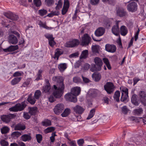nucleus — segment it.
<instances>
[{
	"instance_id": "f257e3e1",
	"label": "nucleus",
	"mask_w": 146,
	"mask_h": 146,
	"mask_svg": "<svg viewBox=\"0 0 146 146\" xmlns=\"http://www.w3.org/2000/svg\"><path fill=\"white\" fill-rule=\"evenodd\" d=\"M53 80L58 83L57 86L54 85V89L51 88L49 84L45 85L43 88L42 92L48 93L49 94L53 92V95L55 98H59L62 96L64 88L63 83L64 79L63 77L60 76H54L52 78Z\"/></svg>"
},
{
	"instance_id": "f03ea898",
	"label": "nucleus",
	"mask_w": 146,
	"mask_h": 146,
	"mask_svg": "<svg viewBox=\"0 0 146 146\" xmlns=\"http://www.w3.org/2000/svg\"><path fill=\"white\" fill-rule=\"evenodd\" d=\"M80 91L81 89L80 87H74L71 89V93L65 95V98L67 101L76 102L77 101L76 96L80 94Z\"/></svg>"
},
{
	"instance_id": "7ed1b4c3",
	"label": "nucleus",
	"mask_w": 146,
	"mask_h": 146,
	"mask_svg": "<svg viewBox=\"0 0 146 146\" xmlns=\"http://www.w3.org/2000/svg\"><path fill=\"white\" fill-rule=\"evenodd\" d=\"M94 61L96 65H94V67L91 68V70L92 72L100 70L103 64L102 60L100 58L96 57L94 59Z\"/></svg>"
},
{
	"instance_id": "20e7f679",
	"label": "nucleus",
	"mask_w": 146,
	"mask_h": 146,
	"mask_svg": "<svg viewBox=\"0 0 146 146\" xmlns=\"http://www.w3.org/2000/svg\"><path fill=\"white\" fill-rule=\"evenodd\" d=\"M26 104L25 102H22L21 104H18L14 106L9 108V110L11 111H17L23 110L25 107Z\"/></svg>"
},
{
	"instance_id": "39448f33",
	"label": "nucleus",
	"mask_w": 146,
	"mask_h": 146,
	"mask_svg": "<svg viewBox=\"0 0 146 146\" xmlns=\"http://www.w3.org/2000/svg\"><path fill=\"white\" fill-rule=\"evenodd\" d=\"M121 91V101L124 102L128 98V89L126 87L122 86L120 88Z\"/></svg>"
},
{
	"instance_id": "423d86ee",
	"label": "nucleus",
	"mask_w": 146,
	"mask_h": 146,
	"mask_svg": "<svg viewBox=\"0 0 146 146\" xmlns=\"http://www.w3.org/2000/svg\"><path fill=\"white\" fill-rule=\"evenodd\" d=\"M127 10L129 11L133 12L136 11L137 9V5L133 0L129 1V3L127 6Z\"/></svg>"
},
{
	"instance_id": "0eeeda50",
	"label": "nucleus",
	"mask_w": 146,
	"mask_h": 146,
	"mask_svg": "<svg viewBox=\"0 0 146 146\" xmlns=\"http://www.w3.org/2000/svg\"><path fill=\"white\" fill-rule=\"evenodd\" d=\"M64 109V105L62 104H59L54 107V111L56 114L59 115L62 112Z\"/></svg>"
},
{
	"instance_id": "6e6552de",
	"label": "nucleus",
	"mask_w": 146,
	"mask_h": 146,
	"mask_svg": "<svg viewBox=\"0 0 146 146\" xmlns=\"http://www.w3.org/2000/svg\"><path fill=\"white\" fill-rule=\"evenodd\" d=\"M79 43V41L77 39H72L67 42L65 46L67 47H73L78 45Z\"/></svg>"
},
{
	"instance_id": "1a4fd4ad",
	"label": "nucleus",
	"mask_w": 146,
	"mask_h": 146,
	"mask_svg": "<svg viewBox=\"0 0 146 146\" xmlns=\"http://www.w3.org/2000/svg\"><path fill=\"white\" fill-rule=\"evenodd\" d=\"M91 38L87 34L84 35L82 37L81 44L82 46L87 45L90 42Z\"/></svg>"
},
{
	"instance_id": "9d476101",
	"label": "nucleus",
	"mask_w": 146,
	"mask_h": 146,
	"mask_svg": "<svg viewBox=\"0 0 146 146\" xmlns=\"http://www.w3.org/2000/svg\"><path fill=\"white\" fill-rule=\"evenodd\" d=\"M104 88L105 90L108 94H111L114 90V85L111 82H108L104 85Z\"/></svg>"
},
{
	"instance_id": "9b49d317",
	"label": "nucleus",
	"mask_w": 146,
	"mask_h": 146,
	"mask_svg": "<svg viewBox=\"0 0 146 146\" xmlns=\"http://www.w3.org/2000/svg\"><path fill=\"white\" fill-rule=\"evenodd\" d=\"M139 96L142 104L146 106V93L144 91H141L139 93Z\"/></svg>"
},
{
	"instance_id": "f8f14e48",
	"label": "nucleus",
	"mask_w": 146,
	"mask_h": 146,
	"mask_svg": "<svg viewBox=\"0 0 146 146\" xmlns=\"http://www.w3.org/2000/svg\"><path fill=\"white\" fill-rule=\"evenodd\" d=\"M8 40L10 43L13 44H17L18 41L17 37L13 35H11L9 36Z\"/></svg>"
},
{
	"instance_id": "ddd939ff",
	"label": "nucleus",
	"mask_w": 146,
	"mask_h": 146,
	"mask_svg": "<svg viewBox=\"0 0 146 146\" xmlns=\"http://www.w3.org/2000/svg\"><path fill=\"white\" fill-rule=\"evenodd\" d=\"M105 49L108 52L114 53L116 50V47L113 44H107L105 46Z\"/></svg>"
},
{
	"instance_id": "4468645a",
	"label": "nucleus",
	"mask_w": 146,
	"mask_h": 146,
	"mask_svg": "<svg viewBox=\"0 0 146 146\" xmlns=\"http://www.w3.org/2000/svg\"><path fill=\"white\" fill-rule=\"evenodd\" d=\"M69 7V3L68 0H64V5L62 10V14L64 15L67 12Z\"/></svg>"
},
{
	"instance_id": "2eb2a0df",
	"label": "nucleus",
	"mask_w": 146,
	"mask_h": 146,
	"mask_svg": "<svg viewBox=\"0 0 146 146\" xmlns=\"http://www.w3.org/2000/svg\"><path fill=\"white\" fill-rule=\"evenodd\" d=\"M119 21H117L116 22V25L113 26L111 30L113 33L116 36L119 35V30L118 25Z\"/></svg>"
},
{
	"instance_id": "dca6fc26",
	"label": "nucleus",
	"mask_w": 146,
	"mask_h": 146,
	"mask_svg": "<svg viewBox=\"0 0 146 146\" xmlns=\"http://www.w3.org/2000/svg\"><path fill=\"white\" fill-rule=\"evenodd\" d=\"M74 111L76 113L82 114L84 110L85 109L80 106L76 105L73 108Z\"/></svg>"
},
{
	"instance_id": "f3484780",
	"label": "nucleus",
	"mask_w": 146,
	"mask_h": 146,
	"mask_svg": "<svg viewBox=\"0 0 146 146\" xmlns=\"http://www.w3.org/2000/svg\"><path fill=\"white\" fill-rule=\"evenodd\" d=\"M5 15L7 18L12 20H16L18 18V16L13 14L12 12H8L4 14Z\"/></svg>"
},
{
	"instance_id": "a211bd4d",
	"label": "nucleus",
	"mask_w": 146,
	"mask_h": 146,
	"mask_svg": "<svg viewBox=\"0 0 146 146\" xmlns=\"http://www.w3.org/2000/svg\"><path fill=\"white\" fill-rule=\"evenodd\" d=\"M105 29L103 27H100L97 29L95 32V34L97 36H100L104 34Z\"/></svg>"
},
{
	"instance_id": "6ab92c4d",
	"label": "nucleus",
	"mask_w": 146,
	"mask_h": 146,
	"mask_svg": "<svg viewBox=\"0 0 146 146\" xmlns=\"http://www.w3.org/2000/svg\"><path fill=\"white\" fill-rule=\"evenodd\" d=\"M63 50L61 49L57 48L56 49L54 52V59H56L58 60L59 56L62 54L63 53Z\"/></svg>"
},
{
	"instance_id": "aec40b11",
	"label": "nucleus",
	"mask_w": 146,
	"mask_h": 146,
	"mask_svg": "<svg viewBox=\"0 0 146 146\" xmlns=\"http://www.w3.org/2000/svg\"><path fill=\"white\" fill-rule=\"evenodd\" d=\"M13 115L10 114L8 115H3L1 117V118L3 121L6 123H8L10 121L11 119L13 118Z\"/></svg>"
},
{
	"instance_id": "412c9836",
	"label": "nucleus",
	"mask_w": 146,
	"mask_h": 146,
	"mask_svg": "<svg viewBox=\"0 0 146 146\" xmlns=\"http://www.w3.org/2000/svg\"><path fill=\"white\" fill-rule=\"evenodd\" d=\"M97 90L94 89H91L89 90L87 94V97H94L97 94Z\"/></svg>"
},
{
	"instance_id": "4be33fe9",
	"label": "nucleus",
	"mask_w": 146,
	"mask_h": 146,
	"mask_svg": "<svg viewBox=\"0 0 146 146\" xmlns=\"http://www.w3.org/2000/svg\"><path fill=\"white\" fill-rule=\"evenodd\" d=\"M18 48V46L17 45L15 46L12 45L7 48L4 49L3 50L5 52L13 51L17 50Z\"/></svg>"
},
{
	"instance_id": "5701e85b",
	"label": "nucleus",
	"mask_w": 146,
	"mask_h": 146,
	"mask_svg": "<svg viewBox=\"0 0 146 146\" xmlns=\"http://www.w3.org/2000/svg\"><path fill=\"white\" fill-rule=\"evenodd\" d=\"M120 31L122 35L125 36L127 34L128 31L125 26H122L120 27Z\"/></svg>"
},
{
	"instance_id": "b1692460",
	"label": "nucleus",
	"mask_w": 146,
	"mask_h": 146,
	"mask_svg": "<svg viewBox=\"0 0 146 146\" xmlns=\"http://www.w3.org/2000/svg\"><path fill=\"white\" fill-rule=\"evenodd\" d=\"M67 67V64L66 63H61L58 66V68L61 72L64 71Z\"/></svg>"
},
{
	"instance_id": "393cba45",
	"label": "nucleus",
	"mask_w": 146,
	"mask_h": 146,
	"mask_svg": "<svg viewBox=\"0 0 146 146\" xmlns=\"http://www.w3.org/2000/svg\"><path fill=\"white\" fill-rule=\"evenodd\" d=\"M93 79L96 82H98L100 79L101 76L99 73H94L92 75Z\"/></svg>"
},
{
	"instance_id": "a878e982",
	"label": "nucleus",
	"mask_w": 146,
	"mask_h": 146,
	"mask_svg": "<svg viewBox=\"0 0 146 146\" xmlns=\"http://www.w3.org/2000/svg\"><path fill=\"white\" fill-rule=\"evenodd\" d=\"M117 15L121 17L125 16L126 14V12L122 9H118L117 12Z\"/></svg>"
},
{
	"instance_id": "bb28decb",
	"label": "nucleus",
	"mask_w": 146,
	"mask_h": 146,
	"mask_svg": "<svg viewBox=\"0 0 146 146\" xmlns=\"http://www.w3.org/2000/svg\"><path fill=\"white\" fill-rule=\"evenodd\" d=\"M70 110L68 108L65 109L63 112L61 113V115L62 117H65L68 116L70 113Z\"/></svg>"
},
{
	"instance_id": "cd10ccee",
	"label": "nucleus",
	"mask_w": 146,
	"mask_h": 146,
	"mask_svg": "<svg viewBox=\"0 0 146 146\" xmlns=\"http://www.w3.org/2000/svg\"><path fill=\"white\" fill-rule=\"evenodd\" d=\"M137 95L135 94H134L132 95L131 101L132 103L135 106H138L139 105V103L137 102Z\"/></svg>"
},
{
	"instance_id": "c85d7f7f",
	"label": "nucleus",
	"mask_w": 146,
	"mask_h": 146,
	"mask_svg": "<svg viewBox=\"0 0 146 146\" xmlns=\"http://www.w3.org/2000/svg\"><path fill=\"white\" fill-rule=\"evenodd\" d=\"M42 125L44 126L47 127L51 125V121L48 119H45L41 122Z\"/></svg>"
},
{
	"instance_id": "c756f323",
	"label": "nucleus",
	"mask_w": 146,
	"mask_h": 146,
	"mask_svg": "<svg viewBox=\"0 0 146 146\" xmlns=\"http://www.w3.org/2000/svg\"><path fill=\"white\" fill-rule=\"evenodd\" d=\"M31 136L28 134H25L21 137V139L24 141H28L31 140Z\"/></svg>"
},
{
	"instance_id": "7c9ffc66",
	"label": "nucleus",
	"mask_w": 146,
	"mask_h": 146,
	"mask_svg": "<svg viewBox=\"0 0 146 146\" xmlns=\"http://www.w3.org/2000/svg\"><path fill=\"white\" fill-rule=\"evenodd\" d=\"M21 79V77H16L13 79L11 81V84L14 85L17 84Z\"/></svg>"
},
{
	"instance_id": "2f4dec72",
	"label": "nucleus",
	"mask_w": 146,
	"mask_h": 146,
	"mask_svg": "<svg viewBox=\"0 0 146 146\" xmlns=\"http://www.w3.org/2000/svg\"><path fill=\"white\" fill-rule=\"evenodd\" d=\"M37 112V108L36 107L32 108H30L29 111V113L31 115L35 114Z\"/></svg>"
},
{
	"instance_id": "473e14b6",
	"label": "nucleus",
	"mask_w": 146,
	"mask_h": 146,
	"mask_svg": "<svg viewBox=\"0 0 146 146\" xmlns=\"http://www.w3.org/2000/svg\"><path fill=\"white\" fill-rule=\"evenodd\" d=\"M25 126L21 124L17 125L15 127V129L17 130H23L25 129Z\"/></svg>"
},
{
	"instance_id": "72a5a7b5",
	"label": "nucleus",
	"mask_w": 146,
	"mask_h": 146,
	"mask_svg": "<svg viewBox=\"0 0 146 146\" xmlns=\"http://www.w3.org/2000/svg\"><path fill=\"white\" fill-rule=\"evenodd\" d=\"M55 129L54 127H48L44 130V132L45 133H50L54 131Z\"/></svg>"
},
{
	"instance_id": "f704fd0d",
	"label": "nucleus",
	"mask_w": 146,
	"mask_h": 146,
	"mask_svg": "<svg viewBox=\"0 0 146 146\" xmlns=\"http://www.w3.org/2000/svg\"><path fill=\"white\" fill-rule=\"evenodd\" d=\"M143 110L142 108H139L134 110L133 113L136 115H139L143 113Z\"/></svg>"
},
{
	"instance_id": "c9c22d12",
	"label": "nucleus",
	"mask_w": 146,
	"mask_h": 146,
	"mask_svg": "<svg viewBox=\"0 0 146 146\" xmlns=\"http://www.w3.org/2000/svg\"><path fill=\"white\" fill-rule=\"evenodd\" d=\"M88 55V51L87 50H85L83 51L80 56V58H86Z\"/></svg>"
},
{
	"instance_id": "e433bc0d",
	"label": "nucleus",
	"mask_w": 146,
	"mask_h": 146,
	"mask_svg": "<svg viewBox=\"0 0 146 146\" xmlns=\"http://www.w3.org/2000/svg\"><path fill=\"white\" fill-rule=\"evenodd\" d=\"M95 112V109H93L91 110L90 111L88 117L87 118V119H89L92 117L94 115Z\"/></svg>"
},
{
	"instance_id": "4c0bfd02",
	"label": "nucleus",
	"mask_w": 146,
	"mask_h": 146,
	"mask_svg": "<svg viewBox=\"0 0 146 146\" xmlns=\"http://www.w3.org/2000/svg\"><path fill=\"white\" fill-rule=\"evenodd\" d=\"M120 93L119 91H117L115 93L113 96V98L117 102L119 101V98L120 97Z\"/></svg>"
},
{
	"instance_id": "58836bf2",
	"label": "nucleus",
	"mask_w": 146,
	"mask_h": 146,
	"mask_svg": "<svg viewBox=\"0 0 146 146\" xmlns=\"http://www.w3.org/2000/svg\"><path fill=\"white\" fill-rule=\"evenodd\" d=\"M9 129L7 127L4 126L1 129V132L3 134L7 133L9 131Z\"/></svg>"
},
{
	"instance_id": "ea45409f",
	"label": "nucleus",
	"mask_w": 146,
	"mask_h": 146,
	"mask_svg": "<svg viewBox=\"0 0 146 146\" xmlns=\"http://www.w3.org/2000/svg\"><path fill=\"white\" fill-rule=\"evenodd\" d=\"M33 3L34 5L37 7L40 6L41 4V0H33Z\"/></svg>"
},
{
	"instance_id": "a19ab883",
	"label": "nucleus",
	"mask_w": 146,
	"mask_h": 146,
	"mask_svg": "<svg viewBox=\"0 0 146 146\" xmlns=\"http://www.w3.org/2000/svg\"><path fill=\"white\" fill-rule=\"evenodd\" d=\"M38 13L41 16H43L46 14L47 13V11L45 9H40L38 11Z\"/></svg>"
},
{
	"instance_id": "79ce46f5",
	"label": "nucleus",
	"mask_w": 146,
	"mask_h": 146,
	"mask_svg": "<svg viewBox=\"0 0 146 146\" xmlns=\"http://www.w3.org/2000/svg\"><path fill=\"white\" fill-rule=\"evenodd\" d=\"M56 4V9L57 11H58L62 7V3L61 0H59Z\"/></svg>"
},
{
	"instance_id": "37998d69",
	"label": "nucleus",
	"mask_w": 146,
	"mask_h": 146,
	"mask_svg": "<svg viewBox=\"0 0 146 146\" xmlns=\"http://www.w3.org/2000/svg\"><path fill=\"white\" fill-rule=\"evenodd\" d=\"M41 91L39 90H37L35 93L34 97L36 99H38L40 96Z\"/></svg>"
},
{
	"instance_id": "c03bdc74",
	"label": "nucleus",
	"mask_w": 146,
	"mask_h": 146,
	"mask_svg": "<svg viewBox=\"0 0 146 146\" xmlns=\"http://www.w3.org/2000/svg\"><path fill=\"white\" fill-rule=\"evenodd\" d=\"M28 101L30 103L33 104L35 103L36 100L35 98H32L30 96H29L28 98Z\"/></svg>"
},
{
	"instance_id": "a18cd8bd",
	"label": "nucleus",
	"mask_w": 146,
	"mask_h": 146,
	"mask_svg": "<svg viewBox=\"0 0 146 146\" xmlns=\"http://www.w3.org/2000/svg\"><path fill=\"white\" fill-rule=\"evenodd\" d=\"M36 137L37 142L39 143H40L41 141L42 140V135L40 134H36Z\"/></svg>"
},
{
	"instance_id": "49530a36",
	"label": "nucleus",
	"mask_w": 146,
	"mask_h": 146,
	"mask_svg": "<svg viewBox=\"0 0 146 146\" xmlns=\"http://www.w3.org/2000/svg\"><path fill=\"white\" fill-rule=\"evenodd\" d=\"M45 37L47 38L48 40L52 39H54V38L53 36V35L49 34H46L44 35Z\"/></svg>"
},
{
	"instance_id": "de8ad7c7",
	"label": "nucleus",
	"mask_w": 146,
	"mask_h": 146,
	"mask_svg": "<svg viewBox=\"0 0 146 146\" xmlns=\"http://www.w3.org/2000/svg\"><path fill=\"white\" fill-rule=\"evenodd\" d=\"M42 72V70H38V74H37V77L36 78V80H38L40 79V78L41 77V73Z\"/></svg>"
},
{
	"instance_id": "09e8293b",
	"label": "nucleus",
	"mask_w": 146,
	"mask_h": 146,
	"mask_svg": "<svg viewBox=\"0 0 146 146\" xmlns=\"http://www.w3.org/2000/svg\"><path fill=\"white\" fill-rule=\"evenodd\" d=\"M2 146H8V143L5 140H2L0 142Z\"/></svg>"
},
{
	"instance_id": "8fccbe9b",
	"label": "nucleus",
	"mask_w": 146,
	"mask_h": 146,
	"mask_svg": "<svg viewBox=\"0 0 146 146\" xmlns=\"http://www.w3.org/2000/svg\"><path fill=\"white\" fill-rule=\"evenodd\" d=\"M29 113H24L23 117L25 119H28L30 118L31 115H30Z\"/></svg>"
},
{
	"instance_id": "3c124183",
	"label": "nucleus",
	"mask_w": 146,
	"mask_h": 146,
	"mask_svg": "<svg viewBox=\"0 0 146 146\" xmlns=\"http://www.w3.org/2000/svg\"><path fill=\"white\" fill-rule=\"evenodd\" d=\"M73 80L74 82L78 83L81 81V80L79 77L76 76L73 78Z\"/></svg>"
},
{
	"instance_id": "603ef678",
	"label": "nucleus",
	"mask_w": 146,
	"mask_h": 146,
	"mask_svg": "<svg viewBox=\"0 0 146 146\" xmlns=\"http://www.w3.org/2000/svg\"><path fill=\"white\" fill-rule=\"evenodd\" d=\"M99 46H95L92 47V50L93 52H98V51Z\"/></svg>"
},
{
	"instance_id": "864d4df0",
	"label": "nucleus",
	"mask_w": 146,
	"mask_h": 146,
	"mask_svg": "<svg viewBox=\"0 0 146 146\" xmlns=\"http://www.w3.org/2000/svg\"><path fill=\"white\" fill-rule=\"evenodd\" d=\"M99 0H90V3L93 5H96L98 4Z\"/></svg>"
},
{
	"instance_id": "5fc2aeb1",
	"label": "nucleus",
	"mask_w": 146,
	"mask_h": 146,
	"mask_svg": "<svg viewBox=\"0 0 146 146\" xmlns=\"http://www.w3.org/2000/svg\"><path fill=\"white\" fill-rule=\"evenodd\" d=\"M50 46L53 47L55 44L56 43L54 40V39H52L48 40Z\"/></svg>"
},
{
	"instance_id": "6e6d98bb",
	"label": "nucleus",
	"mask_w": 146,
	"mask_h": 146,
	"mask_svg": "<svg viewBox=\"0 0 146 146\" xmlns=\"http://www.w3.org/2000/svg\"><path fill=\"white\" fill-rule=\"evenodd\" d=\"M84 142V140L83 139H80L77 141V143L79 146H82Z\"/></svg>"
},
{
	"instance_id": "4d7b16f0",
	"label": "nucleus",
	"mask_w": 146,
	"mask_h": 146,
	"mask_svg": "<svg viewBox=\"0 0 146 146\" xmlns=\"http://www.w3.org/2000/svg\"><path fill=\"white\" fill-rule=\"evenodd\" d=\"M46 2L48 6H51L54 3L53 0H46Z\"/></svg>"
},
{
	"instance_id": "13d9d810",
	"label": "nucleus",
	"mask_w": 146,
	"mask_h": 146,
	"mask_svg": "<svg viewBox=\"0 0 146 146\" xmlns=\"http://www.w3.org/2000/svg\"><path fill=\"white\" fill-rule=\"evenodd\" d=\"M122 112L124 114L127 113L128 112V109L126 106H124L122 108Z\"/></svg>"
},
{
	"instance_id": "bf43d9fd",
	"label": "nucleus",
	"mask_w": 146,
	"mask_h": 146,
	"mask_svg": "<svg viewBox=\"0 0 146 146\" xmlns=\"http://www.w3.org/2000/svg\"><path fill=\"white\" fill-rule=\"evenodd\" d=\"M83 80L84 82L86 83H89L90 82V80L88 78L84 77L83 76H82Z\"/></svg>"
},
{
	"instance_id": "052dcab7",
	"label": "nucleus",
	"mask_w": 146,
	"mask_h": 146,
	"mask_svg": "<svg viewBox=\"0 0 146 146\" xmlns=\"http://www.w3.org/2000/svg\"><path fill=\"white\" fill-rule=\"evenodd\" d=\"M49 101L51 102H53L55 100V98L53 95L50 96L48 98Z\"/></svg>"
},
{
	"instance_id": "680f3d73",
	"label": "nucleus",
	"mask_w": 146,
	"mask_h": 146,
	"mask_svg": "<svg viewBox=\"0 0 146 146\" xmlns=\"http://www.w3.org/2000/svg\"><path fill=\"white\" fill-rule=\"evenodd\" d=\"M78 55V52H75L70 54L69 56L70 58H74L77 57Z\"/></svg>"
},
{
	"instance_id": "e2e57ef3",
	"label": "nucleus",
	"mask_w": 146,
	"mask_h": 146,
	"mask_svg": "<svg viewBox=\"0 0 146 146\" xmlns=\"http://www.w3.org/2000/svg\"><path fill=\"white\" fill-rule=\"evenodd\" d=\"M139 31V29H138V30L137 31L135 34V41L137 40V39L138 38V36Z\"/></svg>"
},
{
	"instance_id": "0e129e2a",
	"label": "nucleus",
	"mask_w": 146,
	"mask_h": 146,
	"mask_svg": "<svg viewBox=\"0 0 146 146\" xmlns=\"http://www.w3.org/2000/svg\"><path fill=\"white\" fill-rule=\"evenodd\" d=\"M103 60L104 63L106 65H108L110 63L109 60L107 58H104L103 59Z\"/></svg>"
},
{
	"instance_id": "69168bd1",
	"label": "nucleus",
	"mask_w": 146,
	"mask_h": 146,
	"mask_svg": "<svg viewBox=\"0 0 146 146\" xmlns=\"http://www.w3.org/2000/svg\"><path fill=\"white\" fill-rule=\"evenodd\" d=\"M69 144L71 146H76V144L75 141H70L68 142Z\"/></svg>"
},
{
	"instance_id": "338daca9",
	"label": "nucleus",
	"mask_w": 146,
	"mask_h": 146,
	"mask_svg": "<svg viewBox=\"0 0 146 146\" xmlns=\"http://www.w3.org/2000/svg\"><path fill=\"white\" fill-rule=\"evenodd\" d=\"M22 74L21 73L19 72H15L13 75L14 76H20Z\"/></svg>"
},
{
	"instance_id": "774afa93",
	"label": "nucleus",
	"mask_w": 146,
	"mask_h": 146,
	"mask_svg": "<svg viewBox=\"0 0 146 146\" xmlns=\"http://www.w3.org/2000/svg\"><path fill=\"white\" fill-rule=\"evenodd\" d=\"M139 79L135 77L133 79L134 81L133 85H134L136 84L137 82L139 81Z\"/></svg>"
}]
</instances>
